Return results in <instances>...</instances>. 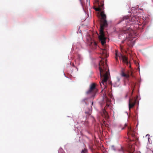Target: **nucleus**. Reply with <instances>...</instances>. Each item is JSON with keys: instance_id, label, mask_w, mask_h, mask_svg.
Wrapping results in <instances>:
<instances>
[{"instance_id": "f257e3e1", "label": "nucleus", "mask_w": 153, "mask_h": 153, "mask_svg": "<svg viewBox=\"0 0 153 153\" xmlns=\"http://www.w3.org/2000/svg\"><path fill=\"white\" fill-rule=\"evenodd\" d=\"M108 50L107 47H104L101 49V59L99 64V69L101 80V82H100V85L101 87L104 88H105L106 86L109 73V70L105 59L108 56Z\"/></svg>"}, {"instance_id": "f03ea898", "label": "nucleus", "mask_w": 153, "mask_h": 153, "mask_svg": "<svg viewBox=\"0 0 153 153\" xmlns=\"http://www.w3.org/2000/svg\"><path fill=\"white\" fill-rule=\"evenodd\" d=\"M100 15L101 18L100 20V35L99 36V39L102 45L104 46V44L106 43V37L105 36L103 30L104 27L107 26L108 24L107 21L106 20V16L103 11H102L101 12Z\"/></svg>"}, {"instance_id": "7ed1b4c3", "label": "nucleus", "mask_w": 153, "mask_h": 153, "mask_svg": "<svg viewBox=\"0 0 153 153\" xmlns=\"http://www.w3.org/2000/svg\"><path fill=\"white\" fill-rule=\"evenodd\" d=\"M115 58L117 60H118V57H119L120 59H121L124 63L126 64L128 66L129 65V67L131 68V65L128 61V58L125 56L122 55L121 53H120L118 55V52L117 51H116L115 53Z\"/></svg>"}, {"instance_id": "20e7f679", "label": "nucleus", "mask_w": 153, "mask_h": 153, "mask_svg": "<svg viewBox=\"0 0 153 153\" xmlns=\"http://www.w3.org/2000/svg\"><path fill=\"white\" fill-rule=\"evenodd\" d=\"M97 91V89L96 87V84L93 83L90 86V89L86 92L87 94H91L92 97H94Z\"/></svg>"}, {"instance_id": "39448f33", "label": "nucleus", "mask_w": 153, "mask_h": 153, "mask_svg": "<svg viewBox=\"0 0 153 153\" xmlns=\"http://www.w3.org/2000/svg\"><path fill=\"white\" fill-rule=\"evenodd\" d=\"M128 139L130 141H134V138L131 139L130 137L131 136L132 138H135V132L131 127H128Z\"/></svg>"}, {"instance_id": "423d86ee", "label": "nucleus", "mask_w": 153, "mask_h": 153, "mask_svg": "<svg viewBox=\"0 0 153 153\" xmlns=\"http://www.w3.org/2000/svg\"><path fill=\"white\" fill-rule=\"evenodd\" d=\"M123 30L125 33H128L130 36H132L133 31L132 28H130V27H127L123 28Z\"/></svg>"}, {"instance_id": "0eeeda50", "label": "nucleus", "mask_w": 153, "mask_h": 153, "mask_svg": "<svg viewBox=\"0 0 153 153\" xmlns=\"http://www.w3.org/2000/svg\"><path fill=\"white\" fill-rule=\"evenodd\" d=\"M97 4L98 5V7H94L95 10L98 11L102 12L103 9V4L102 2L100 3L98 1H97Z\"/></svg>"}, {"instance_id": "6e6552de", "label": "nucleus", "mask_w": 153, "mask_h": 153, "mask_svg": "<svg viewBox=\"0 0 153 153\" xmlns=\"http://www.w3.org/2000/svg\"><path fill=\"white\" fill-rule=\"evenodd\" d=\"M136 103V99H131L130 97H129L128 104L129 108V110L133 108L134 106Z\"/></svg>"}, {"instance_id": "1a4fd4ad", "label": "nucleus", "mask_w": 153, "mask_h": 153, "mask_svg": "<svg viewBox=\"0 0 153 153\" xmlns=\"http://www.w3.org/2000/svg\"><path fill=\"white\" fill-rule=\"evenodd\" d=\"M128 150L129 153H133L134 151V146L129 144L128 147Z\"/></svg>"}, {"instance_id": "9d476101", "label": "nucleus", "mask_w": 153, "mask_h": 153, "mask_svg": "<svg viewBox=\"0 0 153 153\" xmlns=\"http://www.w3.org/2000/svg\"><path fill=\"white\" fill-rule=\"evenodd\" d=\"M101 115L103 117H104L107 120L108 118V116L107 112L105 109H103L101 112Z\"/></svg>"}, {"instance_id": "9b49d317", "label": "nucleus", "mask_w": 153, "mask_h": 153, "mask_svg": "<svg viewBox=\"0 0 153 153\" xmlns=\"http://www.w3.org/2000/svg\"><path fill=\"white\" fill-rule=\"evenodd\" d=\"M121 75L122 76L125 77L126 78H128L129 77V75L128 74H126L124 71V70H122L121 71Z\"/></svg>"}, {"instance_id": "f8f14e48", "label": "nucleus", "mask_w": 153, "mask_h": 153, "mask_svg": "<svg viewBox=\"0 0 153 153\" xmlns=\"http://www.w3.org/2000/svg\"><path fill=\"white\" fill-rule=\"evenodd\" d=\"M81 3L82 4V6L84 9H86L87 8V5H85V3L83 2H82L81 1V0H79Z\"/></svg>"}, {"instance_id": "ddd939ff", "label": "nucleus", "mask_w": 153, "mask_h": 153, "mask_svg": "<svg viewBox=\"0 0 153 153\" xmlns=\"http://www.w3.org/2000/svg\"><path fill=\"white\" fill-rule=\"evenodd\" d=\"M88 150H87L85 148L84 149L82 150L81 153H87Z\"/></svg>"}, {"instance_id": "4468645a", "label": "nucleus", "mask_w": 153, "mask_h": 153, "mask_svg": "<svg viewBox=\"0 0 153 153\" xmlns=\"http://www.w3.org/2000/svg\"><path fill=\"white\" fill-rule=\"evenodd\" d=\"M85 113L86 114H88V115H89L91 114V111L90 110H89L88 111H85Z\"/></svg>"}, {"instance_id": "2eb2a0df", "label": "nucleus", "mask_w": 153, "mask_h": 153, "mask_svg": "<svg viewBox=\"0 0 153 153\" xmlns=\"http://www.w3.org/2000/svg\"><path fill=\"white\" fill-rule=\"evenodd\" d=\"M103 124H101L102 126H105V127H107V124H106L104 120H103Z\"/></svg>"}, {"instance_id": "dca6fc26", "label": "nucleus", "mask_w": 153, "mask_h": 153, "mask_svg": "<svg viewBox=\"0 0 153 153\" xmlns=\"http://www.w3.org/2000/svg\"><path fill=\"white\" fill-rule=\"evenodd\" d=\"M127 124H125L124 127H123V128H122L121 130H123V129H124L125 128V127H127Z\"/></svg>"}, {"instance_id": "f3484780", "label": "nucleus", "mask_w": 153, "mask_h": 153, "mask_svg": "<svg viewBox=\"0 0 153 153\" xmlns=\"http://www.w3.org/2000/svg\"><path fill=\"white\" fill-rule=\"evenodd\" d=\"M117 81L118 82H120V79L119 78V77H117Z\"/></svg>"}, {"instance_id": "a211bd4d", "label": "nucleus", "mask_w": 153, "mask_h": 153, "mask_svg": "<svg viewBox=\"0 0 153 153\" xmlns=\"http://www.w3.org/2000/svg\"><path fill=\"white\" fill-rule=\"evenodd\" d=\"M128 93H127L126 94V95L125 96V97L126 98H127L128 96Z\"/></svg>"}, {"instance_id": "6ab92c4d", "label": "nucleus", "mask_w": 153, "mask_h": 153, "mask_svg": "<svg viewBox=\"0 0 153 153\" xmlns=\"http://www.w3.org/2000/svg\"><path fill=\"white\" fill-rule=\"evenodd\" d=\"M133 89L132 90V92H131V96L132 95V94H133Z\"/></svg>"}, {"instance_id": "aec40b11", "label": "nucleus", "mask_w": 153, "mask_h": 153, "mask_svg": "<svg viewBox=\"0 0 153 153\" xmlns=\"http://www.w3.org/2000/svg\"><path fill=\"white\" fill-rule=\"evenodd\" d=\"M121 149H122V151L123 152H123V148H122V147L121 148Z\"/></svg>"}, {"instance_id": "412c9836", "label": "nucleus", "mask_w": 153, "mask_h": 153, "mask_svg": "<svg viewBox=\"0 0 153 153\" xmlns=\"http://www.w3.org/2000/svg\"><path fill=\"white\" fill-rule=\"evenodd\" d=\"M94 44H95V45H97V44H96V42H95Z\"/></svg>"}, {"instance_id": "4be33fe9", "label": "nucleus", "mask_w": 153, "mask_h": 153, "mask_svg": "<svg viewBox=\"0 0 153 153\" xmlns=\"http://www.w3.org/2000/svg\"><path fill=\"white\" fill-rule=\"evenodd\" d=\"M93 102H92L91 105H92L93 104Z\"/></svg>"}, {"instance_id": "5701e85b", "label": "nucleus", "mask_w": 153, "mask_h": 153, "mask_svg": "<svg viewBox=\"0 0 153 153\" xmlns=\"http://www.w3.org/2000/svg\"><path fill=\"white\" fill-rule=\"evenodd\" d=\"M90 5V2H89L88 3V5Z\"/></svg>"}, {"instance_id": "b1692460", "label": "nucleus", "mask_w": 153, "mask_h": 153, "mask_svg": "<svg viewBox=\"0 0 153 153\" xmlns=\"http://www.w3.org/2000/svg\"><path fill=\"white\" fill-rule=\"evenodd\" d=\"M131 76H132V73H131Z\"/></svg>"}, {"instance_id": "393cba45", "label": "nucleus", "mask_w": 153, "mask_h": 153, "mask_svg": "<svg viewBox=\"0 0 153 153\" xmlns=\"http://www.w3.org/2000/svg\"><path fill=\"white\" fill-rule=\"evenodd\" d=\"M126 21H128V20L127 19H126Z\"/></svg>"}, {"instance_id": "a878e982", "label": "nucleus", "mask_w": 153, "mask_h": 153, "mask_svg": "<svg viewBox=\"0 0 153 153\" xmlns=\"http://www.w3.org/2000/svg\"><path fill=\"white\" fill-rule=\"evenodd\" d=\"M152 152H153V151H152Z\"/></svg>"}, {"instance_id": "bb28decb", "label": "nucleus", "mask_w": 153, "mask_h": 153, "mask_svg": "<svg viewBox=\"0 0 153 153\" xmlns=\"http://www.w3.org/2000/svg\"><path fill=\"white\" fill-rule=\"evenodd\" d=\"M140 153H141L140 152Z\"/></svg>"}]
</instances>
